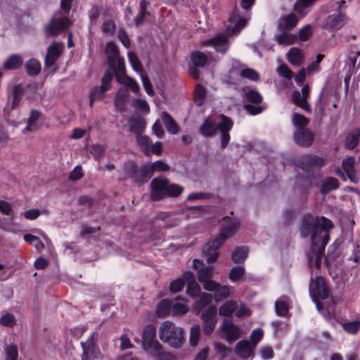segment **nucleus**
Returning <instances> with one entry per match:
<instances>
[{"instance_id":"nucleus-1","label":"nucleus","mask_w":360,"mask_h":360,"mask_svg":"<svg viewBox=\"0 0 360 360\" xmlns=\"http://www.w3.org/2000/svg\"><path fill=\"white\" fill-rule=\"evenodd\" d=\"M333 227V222L325 217L304 214L299 224L298 230L302 238L311 237V245H326L330 237L329 230Z\"/></svg>"},{"instance_id":"nucleus-2","label":"nucleus","mask_w":360,"mask_h":360,"mask_svg":"<svg viewBox=\"0 0 360 360\" xmlns=\"http://www.w3.org/2000/svg\"><path fill=\"white\" fill-rule=\"evenodd\" d=\"M159 338L173 348H179L185 341L184 330L174 323L164 321L158 331Z\"/></svg>"},{"instance_id":"nucleus-3","label":"nucleus","mask_w":360,"mask_h":360,"mask_svg":"<svg viewBox=\"0 0 360 360\" xmlns=\"http://www.w3.org/2000/svg\"><path fill=\"white\" fill-rule=\"evenodd\" d=\"M149 169L146 163L139 167L132 160L124 162L123 166L124 176L139 186L143 185L152 177Z\"/></svg>"},{"instance_id":"nucleus-4","label":"nucleus","mask_w":360,"mask_h":360,"mask_svg":"<svg viewBox=\"0 0 360 360\" xmlns=\"http://www.w3.org/2000/svg\"><path fill=\"white\" fill-rule=\"evenodd\" d=\"M309 291L312 301L316 304V307L320 309L321 304L319 300H325L328 297V291L326 283L321 276L311 277L309 285Z\"/></svg>"},{"instance_id":"nucleus-5","label":"nucleus","mask_w":360,"mask_h":360,"mask_svg":"<svg viewBox=\"0 0 360 360\" xmlns=\"http://www.w3.org/2000/svg\"><path fill=\"white\" fill-rule=\"evenodd\" d=\"M323 165L324 160L314 154H304L296 160V165L304 171L308 176L319 172Z\"/></svg>"},{"instance_id":"nucleus-6","label":"nucleus","mask_w":360,"mask_h":360,"mask_svg":"<svg viewBox=\"0 0 360 360\" xmlns=\"http://www.w3.org/2000/svg\"><path fill=\"white\" fill-rule=\"evenodd\" d=\"M156 328L153 324L146 325L142 332L141 345L143 349L151 353L155 351L158 352L159 349L162 346L156 340Z\"/></svg>"},{"instance_id":"nucleus-7","label":"nucleus","mask_w":360,"mask_h":360,"mask_svg":"<svg viewBox=\"0 0 360 360\" xmlns=\"http://www.w3.org/2000/svg\"><path fill=\"white\" fill-rule=\"evenodd\" d=\"M240 224V221L238 218L229 216L224 217L217 238L225 242L236 233Z\"/></svg>"},{"instance_id":"nucleus-8","label":"nucleus","mask_w":360,"mask_h":360,"mask_svg":"<svg viewBox=\"0 0 360 360\" xmlns=\"http://www.w3.org/2000/svg\"><path fill=\"white\" fill-rule=\"evenodd\" d=\"M217 309L215 306H210L201 315L202 320V331L205 335H210L217 324Z\"/></svg>"},{"instance_id":"nucleus-9","label":"nucleus","mask_w":360,"mask_h":360,"mask_svg":"<svg viewBox=\"0 0 360 360\" xmlns=\"http://www.w3.org/2000/svg\"><path fill=\"white\" fill-rule=\"evenodd\" d=\"M168 179L165 177L154 178L150 182V198L158 201L167 197Z\"/></svg>"},{"instance_id":"nucleus-10","label":"nucleus","mask_w":360,"mask_h":360,"mask_svg":"<svg viewBox=\"0 0 360 360\" xmlns=\"http://www.w3.org/2000/svg\"><path fill=\"white\" fill-rule=\"evenodd\" d=\"M220 329L224 333L225 340L229 343H232L240 337V328L233 323L232 317L224 319Z\"/></svg>"},{"instance_id":"nucleus-11","label":"nucleus","mask_w":360,"mask_h":360,"mask_svg":"<svg viewBox=\"0 0 360 360\" xmlns=\"http://www.w3.org/2000/svg\"><path fill=\"white\" fill-rule=\"evenodd\" d=\"M315 134L309 128L295 130L292 134L294 142L302 148L310 147L314 142Z\"/></svg>"},{"instance_id":"nucleus-12","label":"nucleus","mask_w":360,"mask_h":360,"mask_svg":"<svg viewBox=\"0 0 360 360\" xmlns=\"http://www.w3.org/2000/svg\"><path fill=\"white\" fill-rule=\"evenodd\" d=\"M71 24V21L67 17L52 19L46 27L45 33L47 37L55 36L59 32L67 30Z\"/></svg>"},{"instance_id":"nucleus-13","label":"nucleus","mask_w":360,"mask_h":360,"mask_svg":"<svg viewBox=\"0 0 360 360\" xmlns=\"http://www.w3.org/2000/svg\"><path fill=\"white\" fill-rule=\"evenodd\" d=\"M221 120L217 124V129L220 131L221 147L226 148L230 141L229 131L233 127V122L232 120L224 115H221Z\"/></svg>"},{"instance_id":"nucleus-14","label":"nucleus","mask_w":360,"mask_h":360,"mask_svg":"<svg viewBox=\"0 0 360 360\" xmlns=\"http://www.w3.org/2000/svg\"><path fill=\"white\" fill-rule=\"evenodd\" d=\"M139 146L141 148L146 155L156 154L160 155L162 153V145L160 141L153 143L148 136H139Z\"/></svg>"},{"instance_id":"nucleus-15","label":"nucleus","mask_w":360,"mask_h":360,"mask_svg":"<svg viewBox=\"0 0 360 360\" xmlns=\"http://www.w3.org/2000/svg\"><path fill=\"white\" fill-rule=\"evenodd\" d=\"M224 243V241L217 237L205 245L203 252L206 256L207 263L212 264L219 257L218 250Z\"/></svg>"},{"instance_id":"nucleus-16","label":"nucleus","mask_w":360,"mask_h":360,"mask_svg":"<svg viewBox=\"0 0 360 360\" xmlns=\"http://www.w3.org/2000/svg\"><path fill=\"white\" fill-rule=\"evenodd\" d=\"M229 21L233 23L234 25L227 26L226 32L228 34L233 35L240 32L245 26L248 20L245 18H242L239 13L238 9L235 8L230 15Z\"/></svg>"},{"instance_id":"nucleus-17","label":"nucleus","mask_w":360,"mask_h":360,"mask_svg":"<svg viewBox=\"0 0 360 360\" xmlns=\"http://www.w3.org/2000/svg\"><path fill=\"white\" fill-rule=\"evenodd\" d=\"M326 245L311 246L308 255V264L310 268L315 267L319 269L321 266L322 257L325 252Z\"/></svg>"},{"instance_id":"nucleus-18","label":"nucleus","mask_w":360,"mask_h":360,"mask_svg":"<svg viewBox=\"0 0 360 360\" xmlns=\"http://www.w3.org/2000/svg\"><path fill=\"white\" fill-rule=\"evenodd\" d=\"M202 45L204 46H212L217 52L224 54L229 49V41L224 35L219 34L202 41Z\"/></svg>"},{"instance_id":"nucleus-19","label":"nucleus","mask_w":360,"mask_h":360,"mask_svg":"<svg viewBox=\"0 0 360 360\" xmlns=\"http://www.w3.org/2000/svg\"><path fill=\"white\" fill-rule=\"evenodd\" d=\"M347 20V16L342 12L337 15H330L325 20L324 28L330 31L338 30L346 23Z\"/></svg>"},{"instance_id":"nucleus-20","label":"nucleus","mask_w":360,"mask_h":360,"mask_svg":"<svg viewBox=\"0 0 360 360\" xmlns=\"http://www.w3.org/2000/svg\"><path fill=\"white\" fill-rule=\"evenodd\" d=\"M80 344L83 350L82 360H93L99 357L100 351L93 340H89L86 342H81Z\"/></svg>"},{"instance_id":"nucleus-21","label":"nucleus","mask_w":360,"mask_h":360,"mask_svg":"<svg viewBox=\"0 0 360 360\" xmlns=\"http://www.w3.org/2000/svg\"><path fill=\"white\" fill-rule=\"evenodd\" d=\"M63 50V46L58 43H54L47 49L44 65L46 68L52 67L59 58Z\"/></svg>"},{"instance_id":"nucleus-22","label":"nucleus","mask_w":360,"mask_h":360,"mask_svg":"<svg viewBox=\"0 0 360 360\" xmlns=\"http://www.w3.org/2000/svg\"><path fill=\"white\" fill-rule=\"evenodd\" d=\"M105 52L107 53V62L112 70H116V60L120 58V51L117 44L111 41L106 44Z\"/></svg>"},{"instance_id":"nucleus-23","label":"nucleus","mask_w":360,"mask_h":360,"mask_svg":"<svg viewBox=\"0 0 360 360\" xmlns=\"http://www.w3.org/2000/svg\"><path fill=\"white\" fill-rule=\"evenodd\" d=\"M354 165L355 158L353 156L347 157L342 161V167L346 172L349 181L352 183L357 184L359 182V177L356 175Z\"/></svg>"},{"instance_id":"nucleus-24","label":"nucleus","mask_w":360,"mask_h":360,"mask_svg":"<svg viewBox=\"0 0 360 360\" xmlns=\"http://www.w3.org/2000/svg\"><path fill=\"white\" fill-rule=\"evenodd\" d=\"M193 268L198 271V279L199 282L205 281L210 279L213 276V268L211 266H206L202 262L198 259L193 261Z\"/></svg>"},{"instance_id":"nucleus-25","label":"nucleus","mask_w":360,"mask_h":360,"mask_svg":"<svg viewBox=\"0 0 360 360\" xmlns=\"http://www.w3.org/2000/svg\"><path fill=\"white\" fill-rule=\"evenodd\" d=\"M254 348L247 340H242L236 345L235 353L240 358L245 359L254 356Z\"/></svg>"},{"instance_id":"nucleus-26","label":"nucleus","mask_w":360,"mask_h":360,"mask_svg":"<svg viewBox=\"0 0 360 360\" xmlns=\"http://www.w3.org/2000/svg\"><path fill=\"white\" fill-rule=\"evenodd\" d=\"M184 278L186 282H188L186 293L193 297L198 296L200 292V288L195 281L193 274L191 271L186 272L184 274Z\"/></svg>"},{"instance_id":"nucleus-27","label":"nucleus","mask_w":360,"mask_h":360,"mask_svg":"<svg viewBox=\"0 0 360 360\" xmlns=\"http://www.w3.org/2000/svg\"><path fill=\"white\" fill-rule=\"evenodd\" d=\"M299 21L298 18L293 13L279 18L278 27L281 30H289L293 29Z\"/></svg>"},{"instance_id":"nucleus-28","label":"nucleus","mask_w":360,"mask_h":360,"mask_svg":"<svg viewBox=\"0 0 360 360\" xmlns=\"http://www.w3.org/2000/svg\"><path fill=\"white\" fill-rule=\"evenodd\" d=\"M129 130L136 134V141L139 143V137L144 136L141 133L144 131L146 122L145 120L140 117L131 118L129 120Z\"/></svg>"},{"instance_id":"nucleus-29","label":"nucleus","mask_w":360,"mask_h":360,"mask_svg":"<svg viewBox=\"0 0 360 360\" xmlns=\"http://www.w3.org/2000/svg\"><path fill=\"white\" fill-rule=\"evenodd\" d=\"M250 249L246 245L237 246L231 254L233 263L240 264L245 262L248 257Z\"/></svg>"},{"instance_id":"nucleus-30","label":"nucleus","mask_w":360,"mask_h":360,"mask_svg":"<svg viewBox=\"0 0 360 360\" xmlns=\"http://www.w3.org/2000/svg\"><path fill=\"white\" fill-rule=\"evenodd\" d=\"M339 188L338 180L332 176H329L325 179L320 186V192L323 195H326L328 193L337 190Z\"/></svg>"},{"instance_id":"nucleus-31","label":"nucleus","mask_w":360,"mask_h":360,"mask_svg":"<svg viewBox=\"0 0 360 360\" xmlns=\"http://www.w3.org/2000/svg\"><path fill=\"white\" fill-rule=\"evenodd\" d=\"M217 129H218L217 124H216L213 120L206 119L203 121L200 127V132L202 136L209 137L212 136L215 134Z\"/></svg>"},{"instance_id":"nucleus-32","label":"nucleus","mask_w":360,"mask_h":360,"mask_svg":"<svg viewBox=\"0 0 360 360\" xmlns=\"http://www.w3.org/2000/svg\"><path fill=\"white\" fill-rule=\"evenodd\" d=\"M191 61L194 66L198 68H202L209 65L207 55L200 51H195L191 54Z\"/></svg>"},{"instance_id":"nucleus-33","label":"nucleus","mask_w":360,"mask_h":360,"mask_svg":"<svg viewBox=\"0 0 360 360\" xmlns=\"http://www.w3.org/2000/svg\"><path fill=\"white\" fill-rule=\"evenodd\" d=\"M161 117L163 124L169 133L176 134L179 131V127L172 117V116L167 112H162Z\"/></svg>"},{"instance_id":"nucleus-34","label":"nucleus","mask_w":360,"mask_h":360,"mask_svg":"<svg viewBox=\"0 0 360 360\" xmlns=\"http://www.w3.org/2000/svg\"><path fill=\"white\" fill-rule=\"evenodd\" d=\"M292 101L298 107L304 110L307 112H311L310 105L307 101V98L301 95L298 91H294L292 93Z\"/></svg>"},{"instance_id":"nucleus-35","label":"nucleus","mask_w":360,"mask_h":360,"mask_svg":"<svg viewBox=\"0 0 360 360\" xmlns=\"http://www.w3.org/2000/svg\"><path fill=\"white\" fill-rule=\"evenodd\" d=\"M23 63L22 57L19 54H13L9 56L4 63L5 70H17Z\"/></svg>"},{"instance_id":"nucleus-36","label":"nucleus","mask_w":360,"mask_h":360,"mask_svg":"<svg viewBox=\"0 0 360 360\" xmlns=\"http://www.w3.org/2000/svg\"><path fill=\"white\" fill-rule=\"evenodd\" d=\"M288 60L294 65H300L304 61L302 51L298 48H291L288 53Z\"/></svg>"},{"instance_id":"nucleus-37","label":"nucleus","mask_w":360,"mask_h":360,"mask_svg":"<svg viewBox=\"0 0 360 360\" xmlns=\"http://www.w3.org/2000/svg\"><path fill=\"white\" fill-rule=\"evenodd\" d=\"M25 68L28 75L37 76L41 71V64L38 60L31 58L25 63Z\"/></svg>"},{"instance_id":"nucleus-38","label":"nucleus","mask_w":360,"mask_h":360,"mask_svg":"<svg viewBox=\"0 0 360 360\" xmlns=\"http://www.w3.org/2000/svg\"><path fill=\"white\" fill-rule=\"evenodd\" d=\"M292 123L295 130L307 128L309 120L300 113H294L292 117Z\"/></svg>"},{"instance_id":"nucleus-39","label":"nucleus","mask_w":360,"mask_h":360,"mask_svg":"<svg viewBox=\"0 0 360 360\" xmlns=\"http://www.w3.org/2000/svg\"><path fill=\"white\" fill-rule=\"evenodd\" d=\"M316 0H297L294 4V11L297 12L301 18H303L307 13L306 8L314 4Z\"/></svg>"},{"instance_id":"nucleus-40","label":"nucleus","mask_w":360,"mask_h":360,"mask_svg":"<svg viewBox=\"0 0 360 360\" xmlns=\"http://www.w3.org/2000/svg\"><path fill=\"white\" fill-rule=\"evenodd\" d=\"M275 39L279 44L290 45L295 41L297 36L286 32V30H282L280 34L275 36Z\"/></svg>"},{"instance_id":"nucleus-41","label":"nucleus","mask_w":360,"mask_h":360,"mask_svg":"<svg viewBox=\"0 0 360 360\" xmlns=\"http://www.w3.org/2000/svg\"><path fill=\"white\" fill-rule=\"evenodd\" d=\"M172 302L169 299H164L158 304L156 313L159 317H164L171 311Z\"/></svg>"},{"instance_id":"nucleus-42","label":"nucleus","mask_w":360,"mask_h":360,"mask_svg":"<svg viewBox=\"0 0 360 360\" xmlns=\"http://www.w3.org/2000/svg\"><path fill=\"white\" fill-rule=\"evenodd\" d=\"M360 131L357 129L356 131L349 133L345 140V147L349 150H353L359 143Z\"/></svg>"},{"instance_id":"nucleus-43","label":"nucleus","mask_w":360,"mask_h":360,"mask_svg":"<svg viewBox=\"0 0 360 360\" xmlns=\"http://www.w3.org/2000/svg\"><path fill=\"white\" fill-rule=\"evenodd\" d=\"M4 359L5 360H18V349L15 345H6L4 346Z\"/></svg>"},{"instance_id":"nucleus-44","label":"nucleus","mask_w":360,"mask_h":360,"mask_svg":"<svg viewBox=\"0 0 360 360\" xmlns=\"http://www.w3.org/2000/svg\"><path fill=\"white\" fill-rule=\"evenodd\" d=\"M201 335V328L199 324H194L190 330L189 342L191 346H197Z\"/></svg>"},{"instance_id":"nucleus-45","label":"nucleus","mask_w":360,"mask_h":360,"mask_svg":"<svg viewBox=\"0 0 360 360\" xmlns=\"http://www.w3.org/2000/svg\"><path fill=\"white\" fill-rule=\"evenodd\" d=\"M148 165V169H150V172L151 175H153V172L155 171H159V172H167L169 170V166L164 162L162 160H157L154 162H148L146 163Z\"/></svg>"},{"instance_id":"nucleus-46","label":"nucleus","mask_w":360,"mask_h":360,"mask_svg":"<svg viewBox=\"0 0 360 360\" xmlns=\"http://www.w3.org/2000/svg\"><path fill=\"white\" fill-rule=\"evenodd\" d=\"M236 306L237 304L235 301L229 300L219 307V314L224 316H230L236 308Z\"/></svg>"},{"instance_id":"nucleus-47","label":"nucleus","mask_w":360,"mask_h":360,"mask_svg":"<svg viewBox=\"0 0 360 360\" xmlns=\"http://www.w3.org/2000/svg\"><path fill=\"white\" fill-rule=\"evenodd\" d=\"M229 295V288L226 285H217L214 292V297L216 302H220L228 297Z\"/></svg>"},{"instance_id":"nucleus-48","label":"nucleus","mask_w":360,"mask_h":360,"mask_svg":"<svg viewBox=\"0 0 360 360\" xmlns=\"http://www.w3.org/2000/svg\"><path fill=\"white\" fill-rule=\"evenodd\" d=\"M41 112L37 110H32L30 112V115L27 119V127L24 129V132L27 131H33V127L35 126L37 121L39 120Z\"/></svg>"},{"instance_id":"nucleus-49","label":"nucleus","mask_w":360,"mask_h":360,"mask_svg":"<svg viewBox=\"0 0 360 360\" xmlns=\"http://www.w3.org/2000/svg\"><path fill=\"white\" fill-rule=\"evenodd\" d=\"M245 268L242 266L233 267L229 272V278L233 282L238 281L245 274Z\"/></svg>"},{"instance_id":"nucleus-50","label":"nucleus","mask_w":360,"mask_h":360,"mask_svg":"<svg viewBox=\"0 0 360 360\" xmlns=\"http://www.w3.org/2000/svg\"><path fill=\"white\" fill-rule=\"evenodd\" d=\"M116 81L120 84H124L128 88H130L134 93L139 89V84L131 78L127 77L122 78L120 75H116Z\"/></svg>"},{"instance_id":"nucleus-51","label":"nucleus","mask_w":360,"mask_h":360,"mask_svg":"<svg viewBox=\"0 0 360 360\" xmlns=\"http://www.w3.org/2000/svg\"><path fill=\"white\" fill-rule=\"evenodd\" d=\"M184 191V187L179 184H170L168 180L167 197L176 198L179 196Z\"/></svg>"},{"instance_id":"nucleus-52","label":"nucleus","mask_w":360,"mask_h":360,"mask_svg":"<svg viewBox=\"0 0 360 360\" xmlns=\"http://www.w3.org/2000/svg\"><path fill=\"white\" fill-rule=\"evenodd\" d=\"M341 326L347 333L355 335L360 329V321H354L351 322L341 323Z\"/></svg>"},{"instance_id":"nucleus-53","label":"nucleus","mask_w":360,"mask_h":360,"mask_svg":"<svg viewBox=\"0 0 360 360\" xmlns=\"http://www.w3.org/2000/svg\"><path fill=\"white\" fill-rule=\"evenodd\" d=\"M16 319L11 313H6L0 318V325L6 327H13L16 324Z\"/></svg>"},{"instance_id":"nucleus-54","label":"nucleus","mask_w":360,"mask_h":360,"mask_svg":"<svg viewBox=\"0 0 360 360\" xmlns=\"http://www.w3.org/2000/svg\"><path fill=\"white\" fill-rule=\"evenodd\" d=\"M246 98L249 102L255 104H259L263 99L260 93L255 89H250L247 91Z\"/></svg>"},{"instance_id":"nucleus-55","label":"nucleus","mask_w":360,"mask_h":360,"mask_svg":"<svg viewBox=\"0 0 360 360\" xmlns=\"http://www.w3.org/2000/svg\"><path fill=\"white\" fill-rule=\"evenodd\" d=\"M212 300V296L210 294L203 292L200 295V298L195 302V307L202 309L208 305Z\"/></svg>"},{"instance_id":"nucleus-56","label":"nucleus","mask_w":360,"mask_h":360,"mask_svg":"<svg viewBox=\"0 0 360 360\" xmlns=\"http://www.w3.org/2000/svg\"><path fill=\"white\" fill-rule=\"evenodd\" d=\"M275 310L278 316H285L288 313V304L283 300H277L275 302Z\"/></svg>"},{"instance_id":"nucleus-57","label":"nucleus","mask_w":360,"mask_h":360,"mask_svg":"<svg viewBox=\"0 0 360 360\" xmlns=\"http://www.w3.org/2000/svg\"><path fill=\"white\" fill-rule=\"evenodd\" d=\"M185 283L186 280L184 279V276L182 278H176L170 283L169 288V290L172 292H179L184 288Z\"/></svg>"},{"instance_id":"nucleus-58","label":"nucleus","mask_w":360,"mask_h":360,"mask_svg":"<svg viewBox=\"0 0 360 360\" xmlns=\"http://www.w3.org/2000/svg\"><path fill=\"white\" fill-rule=\"evenodd\" d=\"M205 98V90L201 85H198L195 90L194 102L197 105L201 106L204 103Z\"/></svg>"},{"instance_id":"nucleus-59","label":"nucleus","mask_w":360,"mask_h":360,"mask_svg":"<svg viewBox=\"0 0 360 360\" xmlns=\"http://www.w3.org/2000/svg\"><path fill=\"white\" fill-rule=\"evenodd\" d=\"M162 346L159 349L158 352L155 353V351L150 354L156 358V360H176V357L170 352H162Z\"/></svg>"},{"instance_id":"nucleus-60","label":"nucleus","mask_w":360,"mask_h":360,"mask_svg":"<svg viewBox=\"0 0 360 360\" xmlns=\"http://www.w3.org/2000/svg\"><path fill=\"white\" fill-rule=\"evenodd\" d=\"M312 35V27L311 25H306L300 30L298 33L299 39L302 41H307Z\"/></svg>"},{"instance_id":"nucleus-61","label":"nucleus","mask_w":360,"mask_h":360,"mask_svg":"<svg viewBox=\"0 0 360 360\" xmlns=\"http://www.w3.org/2000/svg\"><path fill=\"white\" fill-rule=\"evenodd\" d=\"M115 73V76L120 75L122 78L127 77L125 66H124V60L123 58L120 57L116 60V70H112Z\"/></svg>"},{"instance_id":"nucleus-62","label":"nucleus","mask_w":360,"mask_h":360,"mask_svg":"<svg viewBox=\"0 0 360 360\" xmlns=\"http://www.w3.org/2000/svg\"><path fill=\"white\" fill-rule=\"evenodd\" d=\"M240 76L255 82H257L259 79V73L251 68H246L245 70H241Z\"/></svg>"},{"instance_id":"nucleus-63","label":"nucleus","mask_w":360,"mask_h":360,"mask_svg":"<svg viewBox=\"0 0 360 360\" xmlns=\"http://www.w3.org/2000/svg\"><path fill=\"white\" fill-rule=\"evenodd\" d=\"M105 92L101 86H94L89 95L90 105H93L94 101L103 96V94Z\"/></svg>"},{"instance_id":"nucleus-64","label":"nucleus","mask_w":360,"mask_h":360,"mask_svg":"<svg viewBox=\"0 0 360 360\" xmlns=\"http://www.w3.org/2000/svg\"><path fill=\"white\" fill-rule=\"evenodd\" d=\"M102 31L105 34L112 35L116 30V25L112 20H105L102 25Z\"/></svg>"}]
</instances>
